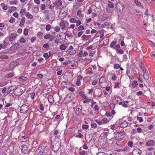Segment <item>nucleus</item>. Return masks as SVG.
Instances as JSON below:
<instances>
[{"mask_svg":"<svg viewBox=\"0 0 155 155\" xmlns=\"http://www.w3.org/2000/svg\"><path fill=\"white\" fill-rule=\"evenodd\" d=\"M48 100L49 102L50 103H52L54 102V100L53 96L51 95H50L48 96Z\"/></svg>","mask_w":155,"mask_h":155,"instance_id":"ddd939ff","label":"nucleus"},{"mask_svg":"<svg viewBox=\"0 0 155 155\" xmlns=\"http://www.w3.org/2000/svg\"><path fill=\"white\" fill-rule=\"evenodd\" d=\"M60 144L58 142L53 145L52 146V150L54 152L58 150L60 148Z\"/></svg>","mask_w":155,"mask_h":155,"instance_id":"7ed1b4c3","label":"nucleus"},{"mask_svg":"<svg viewBox=\"0 0 155 155\" xmlns=\"http://www.w3.org/2000/svg\"><path fill=\"white\" fill-rule=\"evenodd\" d=\"M19 14L17 12H15L13 14V15L15 18H17L18 17Z\"/></svg>","mask_w":155,"mask_h":155,"instance_id":"774afa93","label":"nucleus"},{"mask_svg":"<svg viewBox=\"0 0 155 155\" xmlns=\"http://www.w3.org/2000/svg\"><path fill=\"white\" fill-rule=\"evenodd\" d=\"M36 38L35 37H32L31 39V43H33L36 39Z\"/></svg>","mask_w":155,"mask_h":155,"instance_id":"4d7b16f0","label":"nucleus"},{"mask_svg":"<svg viewBox=\"0 0 155 155\" xmlns=\"http://www.w3.org/2000/svg\"><path fill=\"white\" fill-rule=\"evenodd\" d=\"M75 136L77 137L80 138H82L84 137L83 135L81 133H79L78 134L76 135Z\"/></svg>","mask_w":155,"mask_h":155,"instance_id":"de8ad7c7","label":"nucleus"},{"mask_svg":"<svg viewBox=\"0 0 155 155\" xmlns=\"http://www.w3.org/2000/svg\"><path fill=\"white\" fill-rule=\"evenodd\" d=\"M43 56L45 58H48L50 56L49 55H48V53H45L43 54Z\"/></svg>","mask_w":155,"mask_h":155,"instance_id":"e2e57ef3","label":"nucleus"},{"mask_svg":"<svg viewBox=\"0 0 155 155\" xmlns=\"http://www.w3.org/2000/svg\"><path fill=\"white\" fill-rule=\"evenodd\" d=\"M127 144L128 146L130 147H131L133 146V143L132 141H130Z\"/></svg>","mask_w":155,"mask_h":155,"instance_id":"338daca9","label":"nucleus"},{"mask_svg":"<svg viewBox=\"0 0 155 155\" xmlns=\"http://www.w3.org/2000/svg\"><path fill=\"white\" fill-rule=\"evenodd\" d=\"M81 11L80 10H78L77 12V15L79 17L83 18L84 16V15L81 14Z\"/></svg>","mask_w":155,"mask_h":155,"instance_id":"a211bd4d","label":"nucleus"},{"mask_svg":"<svg viewBox=\"0 0 155 155\" xmlns=\"http://www.w3.org/2000/svg\"><path fill=\"white\" fill-rule=\"evenodd\" d=\"M95 121L97 122L99 125H101L102 124L101 120H96Z\"/></svg>","mask_w":155,"mask_h":155,"instance_id":"0e129e2a","label":"nucleus"},{"mask_svg":"<svg viewBox=\"0 0 155 155\" xmlns=\"http://www.w3.org/2000/svg\"><path fill=\"white\" fill-rule=\"evenodd\" d=\"M103 124H104L108 122L109 121L106 118H104L101 120Z\"/></svg>","mask_w":155,"mask_h":155,"instance_id":"cd10ccee","label":"nucleus"},{"mask_svg":"<svg viewBox=\"0 0 155 155\" xmlns=\"http://www.w3.org/2000/svg\"><path fill=\"white\" fill-rule=\"evenodd\" d=\"M53 4L54 5L60 7L62 5V2L61 0H56L55 2L53 3Z\"/></svg>","mask_w":155,"mask_h":155,"instance_id":"1a4fd4ad","label":"nucleus"},{"mask_svg":"<svg viewBox=\"0 0 155 155\" xmlns=\"http://www.w3.org/2000/svg\"><path fill=\"white\" fill-rule=\"evenodd\" d=\"M25 22V18L22 17L21 18V21L20 22L19 26L22 27L23 26Z\"/></svg>","mask_w":155,"mask_h":155,"instance_id":"2eb2a0df","label":"nucleus"},{"mask_svg":"<svg viewBox=\"0 0 155 155\" xmlns=\"http://www.w3.org/2000/svg\"><path fill=\"white\" fill-rule=\"evenodd\" d=\"M50 36H51V35L50 34H47L45 35L44 36V38L45 39H47L49 38H50Z\"/></svg>","mask_w":155,"mask_h":155,"instance_id":"5fc2aeb1","label":"nucleus"},{"mask_svg":"<svg viewBox=\"0 0 155 155\" xmlns=\"http://www.w3.org/2000/svg\"><path fill=\"white\" fill-rule=\"evenodd\" d=\"M84 33L83 31H81L78 32V37H80Z\"/></svg>","mask_w":155,"mask_h":155,"instance_id":"603ef678","label":"nucleus"},{"mask_svg":"<svg viewBox=\"0 0 155 155\" xmlns=\"http://www.w3.org/2000/svg\"><path fill=\"white\" fill-rule=\"evenodd\" d=\"M18 79L21 81H24L27 80V78L24 76H21L18 78Z\"/></svg>","mask_w":155,"mask_h":155,"instance_id":"aec40b11","label":"nucleus"},{"mask_svg":"<svg viewBox=\"0 0 155 155\" xmlns=\"http://www.w3.org/2000/svg\"><path fill=\"white\" fill-rule=\"evenodd\" d=\"M69 21L71 23H75L77 22V20L75 18H72L70 19Z\"/></svg>","mask_w":155,"mask_h":155,"instance_id":"7c9ffc66","label":"nucleus"},{"mask_svg":"<svg viewBox=\"0 0 155 155\" xmlns=\"http://www.w3.org/2000/svg\"><path fill=\"white\" fill-rule=\"evenodd\" d=\"M107 18H108V16L107 15L104 14L101 16V18L102 20L104 21V20H105Z\"/></svg>","mask_w":155,"mask_h":155,"instance_id":"4be33fe9","label":"nucleus"},{"mask_svg":"<svg viewBox=\"0 0 155 155\" xmlns=\"http://www.w3.org/2000/svg\"><path fill=\"white\" fill-rule=\"evenodd\" d=\"M25 15L28 18L32 19L33 18V16L29 12L25 13Z\"/></svg>","mask_w":155,"mask_h":155,"instance_id":"f3484780","label":"nucleus"},{"mask_svg":"<svg viewBox=\"0 0 155 155\" xmlns=\"http://www.w3.org/2000/svg\"><path fill=\"white\" fill-rule=\"evenodd\" d=\"M143 73V76L144 79L146 80H148L149 78V76L147 71H144Z\"/></svg>","mask_w":155,"mask_h":155,"instance_id":"9b49d317","label":"nucleus"},{"mask_svg":"<svg viewBox=\"0 0 155 155\" xmlns=\"http://www.w3.org/2000/svg\"><path fill=\"white\" fill-rule=\"evenodd\" d=\"M28 33V30L27 28L24 29V34L25 35H27Z\"/></svg>","mask_w":155,"mask_h":155,"instance_id":"c9c22d12","label":"nucleus"},{"mask_svg":"<svg viewBox=\"0 0 155 155\" xmlns=\"http://www.w3.org/2000/svg\"><path fill=\"white\" fill-rule=\"evenodd\" d=\"M77 55L80 57H81L83 56V52L82 51H80L79 53L77 54Z\"/></svg>","mask_w":155,"mask_h":155,"instance_id":"bf43d9fd","label":"nucleus"},{"mask_svg":"<svg viewBox=\"0 0 155 155\" xmlns=\"http://www.w3.org/2000/svg\"><path fill=\"white\" fill-rule=\"evenodd\" d=\"M106 11L108 13H112L113 12V9H110L109 8H107Z\"/></svg>","mask_w":155,"mask_h":155,"instance_id":"680f3d73","label":"nucleus"},{"mask_svg":"<svg viewBox=\"0 0 155 155\" xmlns=\"http://www.w3.org/2000/svg\"><path fill=\"white\" fill-rule=\"evenodd\" d=\"M142 77V75L141 74H140L139 75V77L138 78V80L140 81L141 82H143V80L142 78H141V77Z\"/></svg>","mask_w":155,"mask_h":155,"instance_id":"13d9d810","label":"nucleus"},{"mask_svg":"<svg viewBox=\"0 0 155 155\" xmlns=\"http://www.w3.org/2000/svg\"><path fill=\"white\" fill-rule=\"evenodd\" d=\"M18 64H19V63L18 62L15 61H13L11 63L9 64V68L10 70H12Z\"/></svg>","mask_w":155,"mask_h":155,"instance_id":"20e7f679","label":"nucleus"},{"mask_svg":"<svg viewBox=\"0 0 155 155\" xmlns=\"http://www.w3.org/2000/svg\"><path fill=\"white\" fill-rule=\"evenodd\" d=\"M21 151L24 153H27L29 151V148L26 145H22L21 147Z\"/></svg>","mask_w":155,"mask_h":155,"instance_id":"39448f33","label":"nucleus"},{"mask_svg":"<svg viewBox=\"0 0 155 155\" xmlns=\"http://www.w3.org/2000/svg\"><path fill=\"white\" fill-rule=\"evenodd\" d=\"M120 48V46L119 45H117L114 47V48L117 51V50H119V48Z\"/></svg>","mask_w":155,"mask_h":155,"instance_id":"864d4df0","label":"nucleus"},{"mask_svg":"<svg viewBox=\"0 0 155 155\" xmlns=\"http://www.w3.org/2000/svg\"><path fill=\"white\" fill-rule=\"evenodd\" d=\"M14 75V74L12 72V73H8V74L7 75L6 77L7 78H12L13 76Z\"/></svg>","mask_w":155,"mask_h":155,"instance_id":"c756f323","label":"nucleus"},{"mask_svg":"<svg viewBox=\"0 0 155 155\" xmlns=\"http://www.w3.org/2000/svg\"><path fill=\"white\" fill-rule=\"evenodd\" d=\"M17 2V0H14L13 1H9V3L10 5H12L13 4H16Z\"/></svg>","mask_w":155,"mask_h":155,"instance_id":"2f4dec72","label":"nucleus"},{"mask_svg":"<svg viewBox=\"0 0 155 155\" xmlns=\"http://www.w3.org/2000/svg\"><path fill=\"white\" fill-rule=\"evenodd\" d=\"M51 26L49 24L47 25L46 27V29L47 31H49L51 29Z\"/></svg>","mask_w":155,"mask_h":155,"instance_id":"4c0bfd02","label":"nucleus"},{"mask_svg":"<svg viewBox=\"0 0 155 155\" xmlns=\"http://www.w3.org/2000/svg\"><path fill=\"white\" fill-rule=\"evenodd\" d=\"M60 49L61 50H64L66 49V46L64 44L61 45H60Z\"/></svg>","mask_w":155,"mask_h":155,"instance_id":"c85d7f7f","label":"nucleus"},{"mask_svg":"<svg viewBox=\"0 0 155 155\" xmlns=\"http://www.w3.org/2000/svg\"><path fill=\"white\" fill-rule=\"evenodd\" d=\"M19 46V44L18 43H15L14 45L11 47V49L12 50H15L17 49Z\"/></svg>","mask_w":155,"mask_h":155,"instance_id":"4468645a","label":"nucleus"},{"mask_svg":"<svg viewBox=\"0 0 155 155\" xmlns=\"http://www.w3.org/2000/svg\"><path fill=\"white\" fill-rule=\"evenodd\" d=\"M117 51L120 54H122L124 53V51L122 49L117 50Z\"/></svg>","mask_w":155,"mask_h":155,"instance_id":"052dcab7","label":"nucleus"},{"mask_svg":"<svg viewBox=\"0 0 155 155\" xmlns=\"http://www.w3.org/2000/svg\"><path fill=\"white\" fill-rule=\"evenodd\" d=\"M19 41L20 42L22 43H25L26 42L25 40L23 37L21 38L19 40Z\"/></svg>","mask_w":155,"mask_h":155,"instance_id":"a19ab883","label":"nucleus"},{"mask_svg":"<svg viewBox=\"0 0 155 155\" xmlns=\"http://www.w3.org/2000/svg\"><path fill=\"white\" fill-rule=\"evenodd\" d=\"M91 127L93 128H96L97 126V124L96 123H91Z\"/></svg>","mask_w":155,"mask_h":155,"instance_id":"f704fd0d","label":"nucleus"},{"mask_svg":"<svg viewBox=\"0 0 155 155\" xmlns=\"http://www.w3.org/2000/svg\"><path fill=\"white\" fill-rule=\"evenodd\" d=\"M108 7L110 8H113L114 7V5L113 3L110 1L109 2L108 5Z\"/></svg>","mask_w":155,"mask_h":155,"instance_id":"b1692460","label":"nucleus"},{"mask_svg":"<svg viewBox=\"0 0 155 155\" xmlns=\"http://www.w3.org/2000/svg\"><path fill=\"white\" fill-rule=\"evenodd\" d=\"M17 34L15 33H12L11 34L9 38L10 41H12L15 39Z\"/></svg>","mask_w":155,"mask_h":155,"instance_id":"423d86ee","label":"nucleus"},{"mask_svg":"<svg viewBox=\"0 0 155 155\" xmlns=\"http://www.w3.org/2000/svg\"><path fill=\"white\" fill-rule=\"evenodd\" d=\"M134 2L137 5V6L139 7H140L141 6H142L141 3L140 2L138 1V0H135Z\"/></svg>","mask_w":155,"mask_h":155,"instance_id":"bb28decb","label":"nucleus"},{"mask_svg":"<svg viewBox=\"0 0 155 155\" xmlns=\"http://www.w3.org/2000/svg\"><path fill=\"white\" fill-rule=\"evenodd\" d=\"M60 27L61 26V28L63 29L65 27V24L64 22L61 21L59 23Z\"/></svg>","mask_w":155,"mask_h":155,"instance_id":"a878e982","label":"nucleus"},{"mask_svg":"<svg viewBox=\"0 0 155 155\" xmlns=\"http://www.w3.org/2000/svg\"><path fill=\"white\" fill-rule=\"evenodd\" d=\"M103 31L101 30H100L96 33L95 36H96V37L99 36L101 35Z\"/></svg>","mask_w":155,"mask_h":155,"instance_id":"473e14b6","label":"nucleus"},{"mask_svg":"<svg viewBox=\"0 0 155 155\" xmlns=\"http://www.w3.org/2000/svg\"><path fill=\"white\" fill-rule=\"evenodd\" d=\"M155 144V142L154 140H151L147 142L145 144L146 146L151 147L153 146Z\"/></svg>","mask_w":155,"mask_h":155,"instance_id":"6e6552de","label":"nucleus"},{"mask_svg":"<svg viewBox=\"0 0 155 155\" xmlns=\"http://www.w3.org/2000/svg\"><path fill=\"white\" fill-rule=\"evenodd\" d=\"M28 109V106L27 105L24 104L21 107L20 111L21 113L25 114L27 112Z\"/></svg>","mask_w":155,"mask_h":155,"instance_id":"f03ea898","label":"nucleus"},{"mask_svg":"<svg viewBox=\"0 0 155 155\" xmlns=\"http://www.w3.org/2000/svg\"><path fill=\"white\" fill-rule=\"evenodd\" d=\"M137 85V82L136 80L134 81L132 84V85L133 87H136Z\"/></svg>","mask_w":155,"mask_h":155,"instance_id":"393cba45","label":"nucleus"},{"mask_svg":"<svg viewBox=\"0 0 155 155\" xmlns=\"http://www.w3.org/2000/svg\"><path fill=\"white\" fill-rule=\"evenodd\" d=\"M97 155H107V154L104 152H99Z\"/></svg>","mask_w":155,"mask_h":155,"instance_id":"69168bd1","label":"nucleus"},{"mask_svg":"<svg viewBox=\"0 0 155 155\" xmlns=\"http://www.w3.org/2000/svg\"><path fill=\"white\" fill-rule=\"evenodd\" d=\"M140 66L143 72H144V71H147L146 69H145L144 64L141 63L140 64Z\"/></svg>","mask_w":155,"mask_h":155,"instance_id":"5701e85b","label":"nucleus"},{"mask_svg":"<svg viewBox=\"0 0 155 155\" xmlns=\"http://www.w3.org/2000/svg\"><path fill=\"white\" fill-rule=\"evenodd\" d=\"M81 113V110L80 108H77L76 110V114L78 116H80Z\"/></svg>","mask_w":155,"mask_h":155,"instance_id":"dca6fc26","label":"nucleus"},{"mask_svg":"<svg viewBox=\"0 0 155 155\" xmlns=\"http://www.w3.org/2000/svg\"><path fill=\"white\" fill-rule=\"evenodd\" d=\"M82 77L81 75H79L78 77V78L76 83V85L77 86H79L81 84V80H82Z\"/></svg>","mask_w":155,"mask_h":155,"instance_id":"9d476101","label":"nucleus"},{"mask_svg":"<svg viewBox=\"0 0 155 155\" xmlns=\"http://www.w3.org/2000/svg\"><path fill=\"white\" fill-rule=\"evenodd\" d=\"M90 38V36L84 34L81 37V38L83 40H88Z\"/></svg>","mask_w":155,"mask_h":155,"instance_id":"412c9836","label":"nucleus"},{"mask_svg":"<svg viewBox=\"0 0 155 155\" xmlns=\"http://www.w3.org/2000/svg\"><path fill=\"white\" fill-rule=\"evenodd\" d=\"M82 128L84 129H87L88 128V126L87 125L84 124L82 125Z\"/></svg>","mask_w":155,"mask_h":155,"instance_id":"6e6d98bb","label":"nucleus"},{"mask_svg":"<svg viewBox=\"0 0 155 155\" xmlns=\"http://www.w3.org/2000/svg\"><path fill=\"white\" fill-rule=\"evenodd\" d=\"M76 23V26H77L80 25L81 24V22L80 20H78V21L77 20Z\"/></svg>","mask_w":155,"mask_h":155,"instance_id":"8fccbe9b","label":"nucleus"},{"mask_svg":"<svg viewBox=\"0 0 155 155\" xmlns=\"http://www.w3.org/2000/svg\"><path fill=\"white\" fill-rule=\"evenodd\" d=\"M120 67V65L117 64H115L114 65V68L115 69H117Z\"/></svg>","mask_w":155,"mask_h":155,"instance_id":"09e8293b","label":"nucleus"},{"mask_svg":"<svg viewBox=\"0 0 155 155\" xmlns=\"http://www.w3.org/2000/svg\"><path fill=\"white\" fill-rule=\"evenodd\" d=\"M25 8H21V10L20 12V14L21 15V16L22 17L23 16V15L24 14H25Z\"/></svg>","mask_w":155,"mask_h":155,"instance_id":"6ab92c4d","label":"nucleus"},{"mask_svg":"<svg viewBox=\"0 0 155 155\" xmlns=\"http://www.w3.org/2000/svg\"><path fill=\"white\" fill-rule=\"evenodd\" d=\"M115 135L114 136V138L117 140L120 139H123L124 137V135L125 134L124 131L123 130H121L120 131L114 132Z\"/></svg>","mask_w":155,"mask_h":155,"instance_id":"f257e3e1","label":"nucleus"},{"mask_svg":"<svg viewBox=\"0 0 155 155\" xmlns=\"http://www.w3.org/2000/svg\"><path fill=\"white\" fill-rule=\"evenodd\" d=\"M137 119L140 122H142L143 121V118L141 117H137Z\"/></svg>","mask_w":155,"mask_h":155,"instance_id":"3c124183","label":"nucleus"},{"mask_svg":"<svg viewBox=\"0 0 155 155\" xmlns=\"http://www.w3.org/2000/svg\"><path fill=\"white\" fill-rule=\"evenodd\" d=\"M132 153L133 155H140L141 152L140 149H136L133 150Z\"/></svg>","mask_w":155,"mask_h":155,"instance_id":"0eeeda50","label":"nucleus"},{"mask_svg":"<svg viewBox=\"0 0 155 155\" xmlns=\"http://www.w3.org/2000/svg\"><path fill=\"white\" fill-rule=\"evenodd\" d=\"M54 30L56 32H58L60 31V29L58 27H56L54 28Z\"/></svg>","mask_w":155,"mask_h":155,"instance_id":"79ce46f5","label":"nucleus"},{"mask_svg":"<svg viewBox=\"0 0 155 155\" xmlns=\"http://www.w3.org/2000/svg\"><path fill=\"white\" fill-rule=\"evenodd\" d=\"M117 42H116L114 41H113L111 42L110 45V47L112 48L116 44Z\"/></svg>","mask_w":155,"mask_h":155,"instance_id":"e433bc0d","label":"nucleus"},{"mask_svg":"<svg viewBox=\"0 0 155 155\" xmlns=\"http://www.w3.org/2000/svg\"><path fill=\"white\" fill-rule=\"evenodd\" d=\"M40 109L41 111H43L44 108L43 104H40Z\"/></svg>","mask_w":155,"mask_h":155,"instance_id":"37998d69","label":"nucleus"},{"mask_svg":"<svg viewBox=\"0 0 155 155\" xmlns=\"http://www.w3.org/2000/svg\"><path fill=\"white\" fill-rule=\"evenodd\" d=\"M15 19L13 17H12L11 19L9 20V22L11 23H13L15 21Z\"/></svg>","mask_w":155,"mask_h":155,"instance_id":"ea45409f","label":"nucleus"},{"mask_svg":"<svg viewBox=\"0 0 155 155\" xmlns=\"http://www.w3.org/2000/svg\"><path fill=\"white\" fill-rule=\"evenodd\" d=\"M46 8L45 5L44 4H42L41 5V8L42 10H44Z\"/></svg>","mask_w":155,"mask_h":155,"instance_id":"c03bdc74","label":"nucleus"},{"mask_svg":"<svg viewBox=\"0 0 155 155\" xmlns=\"http://www.w3.org/2000/svg\"><path fill=\"white\" fill-rule=\"evenodd\" d=\"M119 125L123 127H125L128 125V123L125 121H122L120 123Z\"/></svg>","mask_w":155,"mask_h":155,"instance_id":"f8f14e48","label":"nucleus"},{"mask_svg":"<svg viewBox=\"0 0 155 155\" xmlns=\"http://www.w3.org/2000/svg\"><path fill=\"white\" fill-rule=\"evenodd\" d=\"M0 58L1 59H7L8 58V57L6 55H3L1 56Z\"/></svg>","mask_w":155,"mask_h":155,"instance_id":"a18cd8bd","label":"nucleus"},{"mask_svg":"<svg viewBox=\"0 0 155 155\" xmlns=\"http://www.w3.org/2000/svg\"><path fill=\"white\" fill-rule=\"evenodd\" d=\"M29 95H30V97L31 99H33L35 97V93L34 92H33L32 93H30Z\"/></svg>","mask_w":155,"mask_h":155,"instance_id":"58836bf2","label":"nucleus"},{"mask_svg":"<svg viewBox=\"0 0 155 155\" xmlns=\"http://www.w3.org/2000/svg\"><path fill=\"white\" fill-rule=\"evenodd\" d=\"M43 33L41 32H39L37 33V36L40 38H42Z\"/></svg>","mask_w":155,"mask_h":155,"instance_id":"72a5a7b5","label":"nucleus"},{"mask_svg":"<svg viewBox=\"0 0 155 155\" xmlns=\"http://www.w3.org/2000/svg\"><path fill=\"white\" fill-rule=\"evenodd\" d=\"M84 27L82 25L80 26L78 28V31H82L84 29Z\"/></svg>","mask_w":155,"mask_h":155,"instance_id":"49530a36","label":"nucleus"}]
</instances>
